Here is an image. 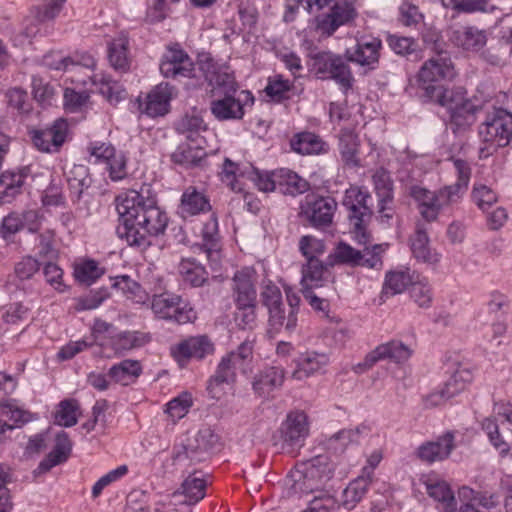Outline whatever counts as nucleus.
Here are the masks:
<instances>
[{
  "instance_id": "obj_1",
  "label": "nucleus",
  "mask_w": 512,
  "mask_h": 512,
  "mask_svg": "<svg viewBox=\"0 0 512 512\" xmlns=\"http://www.w3.org/2000/svg\"><path fill=\"white\" fill-rule=\"evenodd\" d=\"M117 211L122 220L118 227V235L125 239L129 246L145 250L151 240L163 234L168 217L151 197H145L135 190H129L117 197Z\"/></svg>"
},
{
  "instance_id": "obj_2",
  "label": "nucleus",
  "mask_w": 512,
  "mask_h": 512,
  "mask_svg": "<svg viewBox=\"0 0 512 512\" xmlns=\"http://www.w3.org/2000/svg\"><path fill=\"white\" fill-rule=\"evenodd\" d=\"M372 197L367 190L352 186L345 191L342 204L348 212V219L353 228L355 240L366 245L370 243V234L367 223L372 216Z\"/></svg>"
},
{
  "instance_id": "obj_3",
  "label": "nucleus",
  "mask_w": 512,
  "mask_h": 512,
  "mask_svg": "<svg viewBox=\"0 0 512 512\" xmlns=\"http://www.w3.org/2000/svg\"><path fill=\"white\" fill-rule=\"evenodd\" d=\"M334 466L326 455H317L298 463L290 472L292 488L296 492H312L331 479Z\"/></svg>"
},
{
  "instance_id": "obj_4",
  "label": "nucleus",
  "mask_w": 512,
  "mask_h": 512,
  "mask_svg": "<svg viewBox=\"0 0 512 512\" xmlns=\"http://www.w3.org/2000/svg\"><path fill=\"white\" fill-rule=\"evenodd\" d=\"M479 136L485 143L479 150L480 157H488L498 148L507 146L512 138V114L496 109L479 127Z\"/></svg>"
},
{
  "instance_id": "obj_5",
  "label": "nucleus",
  "mask_w": 512,
  "mask_h": 512,
  "mask_svg": "<svg viewBox=\"0 0 512 512\" xmlns=\"http://www.w3.org/2000/svg\"><path fill=\"white\" fill-rule=\"evenodd\" d=\"M311 61L312 70L319 78L333 79L345 91L352 87V72L340 55L330 51H321L313 54Z\"/></svg>"
},
{
  "instance_id": "obj_6",
  "label": "nucleus",
  "mask_w": 512,
  "mask_h": 512,
  "mask_svg": "<svg viewBox=\"0 0 512 512\" xmlns=\"http://www.w3.org/2000/svg\"><path fill=\"white\" fill-rule=\"evenodd\" d=\"M364 245L363 252L356 250L349 244L340 242L334 249L333 254L329 256L328 265L345 264L352 267L362 266L367 268H378L381 266V253L385 251V246L382 244H375L370 250Z\"/></svg>"
},
{
  "instance_id": "obj_7",
  "label": "nucleus",
  "mask_w": 512,
  "mask_h": 512,
  "mask_svg": "<svg viewBox=\"0 0 512 512\" xmlns=\"http://www.w3.org/2000/svg\"><path fill=\"white\" fill-rule=\"evenodd\" d=\"M214 443L215 437L209 428L199 430L177 447L173 456L174 464L180 468H188L192 464L204 461Z\"/></svg>"
},
{
  "instance_id": "obj_8",
  "label": "nucleus",
  "mask_w": 512,
  "mask_h": 512,
  "mask_svg": "<svg viewBox=\"0 0 512 512\" xmlns=\"http://www.w3.org/2000/svg\"><path fill=\"white\" fill-rule=\"evenodd\" d=\"M206 482L195 473L185 478L178 490L172 493L169 504L158 503L154 512H179L176 506H184L183 512H190V506L195 505L205 497Z\"/></svg>"
},
{
  "instance_id": "obj_9",
  "label": "nucleus",
  "mask_w": 512,
  "mask_h": 512,
  "mask_svg": "<svg viewBox=\"0 0 512 512\" xmlns=\"http://www.w3.org/2000/svg\"><path fill=\"white\" fill-rule=\"evenodd\" d=\"M151 310L158 319L186 324L196 319V312L189 304H181V298L171 293L156 294L150 303Z\"/></svg>"
},
{
  "instance_id": "obj_10",
  "label": "nucleus",
  "mask_w": 512,
  "mask_h": 512,
  "mask_svg": "<svg viewBox=\"0 0 512 512\" xmlns=\"http://www.w3.org/2000/svg\"><path fill=\"white\" fill-rule=\"evenodd\" d=\"M413 349L405 344L402 340L391 339L385 343L379 344L370 351L364 358L363 362L358 363L354 367V371L364 372L373 367L379 361H390L401 365L406 363L412 356Z\"/></svg>"
},
{
  "instance_id": "obj_11",
  "label": "nucleus",
  "mask_w": 512,
  "mask_h": 512,
  "mask_svg": "<svg viewBox=\"0 0 512 512\" xmlns=\"http://www.w3.org/2000/svg\"><path fill=\"white\" fill-rule=\"evenodd\" d=\"M358 13L354 3L349 0H341L334 3L327 13L315 17V30L324 37L332 36L339 27L350 25Z\"/></svg>"
},
{
  "instance_id": "obj_12",
  "label": "nucleus",
  "mask_w": 512,
  "mask_h": 512,
  "mask_svg": "<svg viewBox=\"0 0 512 512\" xmlns=\"http://www.w3.org/2000/svg\"><path fill=\"white\" fill-rule=\"evenodd\" d=\"M453 166L456 170L458 180L456 183L445 186L435 192V205L436 219L439 212L452 204L457 203L465 193L471 177V168L468 162L462 159H452Z\"/></svg>"
},
{
  "instance_id": "obj_13",
  "label": "nucleus",
  "mask_w": 512,
  "mask_h": 512,
  "mask_svg": "<svg viewBox=\"0 0 512 512\" xmlns=\"http://www.w3.org/2000/svg\"><path fill=\"white\" fill-rule=\"evenodd\" d=\"M309 434L308 417L302 411L288 414L282 427L283 448L290 454H296L304 445Z\"/></svg>"
},
{
  "instance_id": "obj_14",
  "label": "nucleus",
  "mask_w": 512,
  "mask_h": 512,
  "mask_svg": "<svg viewBox=\"0 0 512 512\" xmlns=\"http://www.w3.org/2000/svg\"><path fill=\"white\" fill-rule=\"evenodd\" d=\"M213 350L212 342L204 335L189 337L170 348L172 357L181 367H184L192 358L203 359Z\"/></svg>"
},
{
  "instance_id": "obj_15",
  "label": "nucleus",
  "mask_w": 512,
  "mask_h": 512,
  "mask_svg": "<svg viewBox=\"0 0 512 512\" xmlns=\"http://www.w3.org/2000/svg\"><path fill=\"white\" fill-rule=\"evenodd\" d=\"M455 72L451 59L446 54H438L427 60L418 73V81L426 91L430 85H439L442 80H450Z\"/></svg>"
},
{
  "instance_id": "obj_16",
  "label": "nucleus",
  "mask_w": 512,
  "mask_h": 512,
  "mask_svg": "<svg viewBox=\"0 0 512 512\" xmlns=\"http://www.w3.org/2000/svg\"><path fill=\"white\" fill-rule=\"evenodd\" d=\"M200 69L203 71L205 79L211 86L210 93L212 97L219 96L212 102L211 111L220 121L224 120V75L221 73V67H218L213 59L205 57L200 60Z\"/></svg>"
},
{
  "instance_id": "obj_17",
  "label": "nucleus",
  "mask_w": 512,
  "mask_h": 512,
  "mask_svg": "<svg viewBox=\"0 0 512 512\" xmlns=\"http://www.w3.org/2000/svg\"><path fill=\"white\" fill-rule=\"evenodd\" d=\"M68 132V123L63 118L54 121L50 128L32 130L30 136L34 146L42 152H55L63 145Z\"/></svg>"
},
{
  "instance_id": "obj_18",
  "label": "nucleus",
  "mask_w": 512,
  "mask_h": 512,
  "mask_svg": "<svg viewBox=\"0 0 512 512\" xmlns=\"http://www.w3.org/2000/svg\"><path fill=\"white\" fill-rule=\"evenodd\" d=\"M381 40L375 37H362L357 43L345 51L347 61L374 69L379 61Z\"/></svg>"
},
{
  "instance_id": "obj_19",
  "label": "nucleus",
  "mask_w": 512,
  "mask_h": 512,
  "mask_svg": "<svg viewBox=\"0 0 512 512\" xmlns=\"http://www.w3.org/2000/svg\"><path fill=\"white\" fill-rule=\"evenodd\" d=\"M173 87L168 83L155 86L140 103V111L149 117L164 116L169 112L170 101L173 97Z\"/></svg>"
},
{
  "instance_id": "obj_20",
  "label": "nucleus",
  "mask_w": 512,
  "mask_h": 512,
  "mask_svg": "<svg viewBox=\"0 0 512 512\" xmlns=\"http://www.w3.org/2000/svg\"><path fill=\"white\" fill-rule=\"evenodd\" d=\"M254 340L245 339L238 345L236 351L229 353L226 358V384L235 382L237 374H246L250 371L253 357Z\"/></svg>"
},
{
  "instance_id": "obj_21",
  "label": "nucleus",
  "mask_w": 512,
  "mask_h": 512,
  "mask_svg": "<svg viewBox=\"0 0 512 512\" xmlns=\"http://www.w3.org/2000/svg\"><path fill=\"white\" fill-rule=\"evenodd\" d=\"M336 209L335 199L321 196L307 200L303 212L312 226L323 228L332 223Z\"/></svg>"
},
{
  "instance_id": "obj_22",
  "label": "nucleus",
  "mask_w": 512,
  "mask_h": 512,
  "mask_svg": "<svg viewBox=\"0 0 512 512\" xmlns=\"http://www.w3.org/2000/svg\"><path fill=\"white\" fill-rule=\"evenodd\" d=\"M254 97L248 90H237L234 76L226 72V119H241L244 108L252 105Z\"/></svg>"
},
{
  "instance_id": "obj_23",
  "label": "nucleus",
  "mask_w": 512,
  "mask_h": 512,
  "mask_svg": "<svg viewBox=\"0 0 512 512\" xmlns=\"http://www.w3.org/2000/svg\"><path fill=\"white\" fill-rule=\"evenodd\" d=\"M256 271L251 267L238 270L232 278V297L234 303L256 302Z\"/></svg>"
},
{
  "instance_id": "obj_24",
  "label": "nucleus",
  "mask_w": 512,
  "mask_h": 512,
  "mask_svg": "<svg viewBox=\"0 0 512 512\" xmlns=\"http://www.w3.org/2000/svg\"><path fill=\"white\" fill-rule=\"evenodd\" d=\"M449 40L457 47L478 52L487 42L486 33L474 26H458L448 32Z\"/></svg>"
},
{
  "instance_id": "obj_25",
  "label": "nucleus",
  "mask_w": 512,
  "mask_h": 512,
  "mask_svg": "<svg viewBox=\"0 0 512 512\" xmlns=\"http://www.w3.org/2000/svg\"><path fill=\"white\" fill-rule=\"evenodd\" d=\"M328 364L329 356L327 354L307 351L300 354L295 359L296 368L292 372L291 377L295 380L302 381L310 376L323 372Z\"/></svg>"
},
{
  "instance_id": "obj_26",
  "label": "nucleus",
  "mask_w": 512,
  "mask_h": 512,
  "mask_svg": "<svg viewBox=\"0 0 512 512\" xmlns=\"http://www.w3.org/2000/svg\"><path fill=\"white\" fill-rule=\"evenodd\" d=\"M29 173L28 167H22L16 170H7L0 175V204L10 203L21 194Z\"/></svg>"
},
{
  "instance_id": "obj_27",
  "label": "nucleus",
  "mask_w": 512,
  "mask_h": 512,
  "mask_svg": "<svg viewBox=\"0 0 512 512\" xmlns=\"http://www.w3.org/2000/svg\"><path fill=\"white\" fill-rule=\"evenodd\" d=\"M426 493L438 503L442 512H456L457 500L450 485L440 479L428 478L424 481Z\"/></svg>"
},
{
  "instance_id": "obj_28",
  "label": "nucleus",
  "mask_w": 512,
  "mask_h": 512,
  "mask_svg": "<svg viewBox=\"0 0 512 512\" xmlns=\"http://www.w3.org/2000/svg\"><path fill=\"white\" fill-rule=\"evenodd\" d=\"M426 96L445 107L449 114L469 100L466 98L465 91L462 88L447 89L442 85H430L427 87Z\"/></svg>"
},
{
  "instance_id": "obj_29",
  "label": "nucleus",
  "mask_w": 512,
  "mask_h": 512,
  "mask_svg": "<svg viewBox=\"0 0 512 512\" xmlns=\"http://www.w3.org/2000/svg\"><path fill=\"white\" fill-rule=\"evenodd\" d=\"M210 203L207 197L195 187L189 186L182 194L178 208V214L186 219L210 210Z\"/></svg>"
},
{
  "instance_id": "obj_30",
  "label": "nucleus",
  "mask_w": 512,
  "mask_h": 512,
  "mask_svg": "<svg viewBox=\"0 0 512 512\" xmlns=\"http://www.w3.org/2000/svg\"><path fill=\"white\" fill-rule=\"evenodd\" d=\"M454 435L447 432L435 442H429L420 446L418 456L429 463L441 461L447 458L454 448Z\"/></svg>"
},
{
  "instance_id": "obj_31",
  "label": "nucleus",
  "mask_w": 512,
  "mask_h": 512,
  "mask_svg": "<svg viewBox=\"0 0 512 512\" xmlns=\"http://www.w3.org/2000/svg\"><path fill=\"white\" fill-rule=\"evenodd\" d=\"M411 250L414 257L427 264H436L440 255L429 246L426 227L418 222L414 236L411 238Z\"/></svg>"
},
{
  "instance_id": "obj_32",
  "label": "nucleus",
  "mask_w": 512,
  "mask_h": 512,
  "mask_svg": "<svg viewBox=\"0 0 512 512\" xmlns=\"http://www.w3.org/2000/svg\"><path fill=\"white\" fill-rule=\"evenodd\" d=\"M285 371L280 367H267L255 376L253 388L260 396H268L273 390L282 386Z\"/></svg>"
},
{
  "instance_id": "obj_33",
  "label": "nucleus",
  "mask_w": 512,
  "mask_h": 512,
  "mask_svg": "<svg viewBox=\"0 0 512 512\" xmlns=\"http://www.w3.org/2000/svg\"><path fill=\"white\" fill-rule=\"evenodd\" d=\"M108 58L115 70L125 72L129 69V40L125 33L121 32L109 43Z\"/></svg>"
},
{
  "instance_id": "obj_34",
  "label": "nucleus",
  "mask_w": 512,
  "mask_h": 512,
  "mask_svg": "<svg viewBox=\"0 0 512 512\" xmlns=\"http://www.w3.org/2000/svg\"><path fill=\"white\" fill-rule=\"evenodd\" d=\"M72 449V443L68 437V434L61 431L56 435L55 446L53 450L42 460L39 464V469L42 471H48L52 467L65 462Z\"/></svg>"
},
{
  "instance_id": "obj_35",
  "label": "nucleus",
  "mask_w": 512,
  "mask_h": 512,
  "mask_svg": "<svg viewBox=\"0 0 512 512\" xmlns=\"http://www.w3.org/2000/svg\"><path fill=\"white\" fill-rule=\"evenodd\" d=\"M276 179L278 180V189L283 194L296 196L309 190V183L289 169H278Z\"/></svg>"
},
{
  "instance_id": "obj_36",
  "label": "nucleus",
  "mask_w": 512,
  "mask_h": 512,
  "mask_svg": "<svg viewBox=\"0 0 512 512\" xmlns=\"http://www.w3.org/2000/svg\"><path fill=\"white\" fill-rule=\"evenodd\" d=\"M409 194L418 203V210L421 217L429 223L435 221V192L419 185H413L410 187Z\"/></svg>"
},
{
  "instance_id": "obj_37",
  "label": "nucleus",
  "mask_w": 512,
  "mask_h": 512,
  "mask_svg": "<svg viewBox=\"0 0 512 512\" xmlns=\"http://www.w3.org/2000/svg\"><path fill=\"white\" fill-rule=\"evenodd\" d=\"M416 275L417 274L410 269L387 273L382 290V297L402 293L409 285H412Z\"/></svg>"
},
{
  "instance_id": "obj_38",
  "label": "nucleus",
  "mask_w": 512,
  "mask_h": 512,
  "mask_svg": "<svg viewBox=\"0 0 512 512\" xmlns=\"http://www.w3.org/2000/svg\"><path fill=\"white\" fill-rule=\"evenodd\" d=\"M193 405L194 398L192 394L188 391H183L165 404L164 414L169 422L176 424L188 414Z\"/></svg>"
},
{
  "instance_id": "obj_39",
  "label": "nucleus",
  "mask_w": 512,
  "mask_h": 512,
  "mask_svg": "<svg viewBox=\"0 0 512 512\" xmlns=\"http://www.w3.org/2000/svg\"><path fill=\"white\" fill-rule=\"evenodd\" d=\"M291 148L298 154L313 155L326 151V144L314 133L302 132L293 137Z\"/></svg>"
},
{
  "instance_id": "obj_40",
  "label": "nucleus",
  "mask_w": 512,
  "mask_h": 512,
  "mask_svg": "<svg viewBox=\"0 0 512 512\" xmlns=\"http://www.w3.org/2000/svg\"><path fill=\"white\" fill-rule=\"evenodd\" d=\"M93 86L110 102L117 103L125 98V90L122 86L112 81L103 73H94L89 77Z\"/></svg>"
},
{
  "instance_id": "obj_41",
  "label": "nucleus",
  "mask_w": 512,
  "mask_h": 512,
  "mask_svg": "<svg viewBox=\"0 0 512 512\" xmlns=\"http://www.w3.org/2000/svg\"><path fill=\"white\" fill-rule=\"evenodd\" d=\"M142 367L139 361L126 359L109 369V376L117 383L129 385L141 374Z\"/></svg>"
},
{
  "instance_id": "obj_42",
  "label": "nucleus",
  "mask_w": 512,
  "mask_h": 512,
  "mask_svg": "<svg viewBox=\"0 0 512 512\" xmlns=\"http://www.w3.org/2000/svg\"><path fill=\"white\" fill-rule=\"evenodd\" d=\"M326 272L327 265L319 260V258H312L306 261L302 266V288L320 287Z\"/></svg>"
},
{
  "instance_id": "obj_43",
  "label": "nucleus",
  "mask_w": 512,
  "mask_h": 512,
  "mask_svg": "<svg viewBox=\"0 0 512 512\" xmlns=\"http://www.w3.org/2000/svg\"><path fill=\"white\" fill-rule=\"evenodd\" d=\"M203 141L182 143L172 154L174 162L185 166H196L205 156V152L201 147Z\"/></svg>"
},
{
  "instance_id": "obj_44",
  "label": "nucleus",
  "mask_w": 512,
  "mask_h": 512,
  "mask_svg": "<svg viewBox=\"0 0 512 512\" xmlns=\"http://www.w3.org/2000/svg\"><path fill=\"white\" fill-rule=\"evenodd\" d=\"M67 182L74 200H80L83 192L91 183L88 169L84 165H73L67 172Z\"/></svg>"
},
{
  "instance_id": "obj_45",
  "label": "nucleus",
  "mask_w": 512,
  "mask_h": 512,
  "mask_svg": "<svg viewBox=\"0 0 512 512\" xmlns=\"http://www.w3.org/2000/svg\"><path fill=\"white\" fill-rule=\"evenodd\" d=\"M205 130L206 125L198 114H186L177 123V131L190 142L203 141L200 134Z\"/></svg>"
},
{
  "instance_id": "obj_46",
  "label": "nucleus",
  "mask_w": 512,
  "mask_h": 512,
  "mask_svg": "<svg viewBox=\"0 0 512 512\" xmlns=\"http://www.w3.org/2000/svg\"><path fill=\"white\" fill-rule=\"evenodd\" d=\"M358 146V137L354 131L348 128L342 129L339 137V149L342 159L347 165L357 166L359 164Z\"/></svg>"
},
{
  "instance_id": "obj_47",
  "label": "nucleus",
  "mask_w": 512,
  "mask_h": 512,
  "mask_svg": "<svg viewBox=\"0 0 512 512\" xmlns=\"http://www.w3.org/2000/svg\"><path fill=\"white\" fill-rule=\"evenodd\" d=\"M182 279L194 287L204 284L207 279V272L204 267L192 258H183L178 266Z\"/></svg>"
},
{
  "instance_id": "obj_48",
  "label": "nucleus",
  "mask_w": 512,
  "mask_h": 512,
  "mask_svg": "<svg viewBox=\"0 0 512 512\" xmlns=\"http://www.w3.org/2000/svg\"><path fill=\"white\" fill-rule=\"evenodd\" d=\"M373 182L379 197V212L383 213L388 204L392 202V181L389 173L384 169H378L373 175Z\"/></svg>"
},
{
  "instance_id": "obj_49",
  "label": "nucleus",
  "mask_w": 512,
  "mask_h": 512,
  "mask_svg": "<svg viewBox=\"0 0 512 512\" xmlns=\"http://www.w3.org/2000/svg\"><path fill=\"white\" fill-rule=\"evenodd\" d=\"M477 111L478 107L468 100L466 103L459 106L458 109L451 112L449 115L453 131L456 133L470 127L476 120Z\"/></svg>"
},
{
  "instance_id": "obj_50",
  "label": "nucleus",
  "mask_w": 512,
  "mask_h": 512,
  "mask_svg": "<svg viewBox=\"0 0 512 512\" xmlns=\"http://www.w3.org/2000/svg\"><path fill=\"white\" fill-rule=\"evenodd\" d=\"M371 483V478L361 475L353 480L343 492V506L351 510L364 497Z\"/></svg>"
},
{
  "instance_id": "obj_51",
  "label": "nucleus",
  "mask_w": 512,
  "mask_h": 512,
  "mask_svg": "<svg viewBox=\"0 0 512 512\" xmlns=\"http://www.w3.org/2000/svg\"><path fill=\"white\" fill-rule=\"evenodd\" d=\"M268 314L269 325L275 331L284 329L287 332H292L297 325V316L293 314V309L287 310L284 304L278 308H273Z\"/></svg>"
},
{
  "instance_id": "obj_52",
  "label": "nucleus",
  "mask_w": 512,
  "mask_h": 512,
  "mask_svg": "<svg viewBox=\"0 0 512 512\" xmlns=\"http://www.w3.org/2000/svg\"><path fill=\"white\" fill-rule=\"evenodd\" d=\"M256 303L257 302L234 303L236 310L233 315V320L239 329L253 330L256 327Z\"/></svg>"
},
{
  "instance_id": "obj_53",
  "label": "nucleus",
  "mask_w": 512,
  "mask_h": 512,
  "mask_svg": "<svg viewBox=\"0 0 512 512\" xmlns=\"http://www.w3.org/2000/svg\"><path fill=\"white\" fill-rule=\"evenodd\" d=\"M79 403L75 399L61 401L56 409L54 422L63 427H72L78 421Z\"/></svg>"
},
{
  "instance_id": "obj_54",
  "label": "nucleus",
  "mask_w": 512,
  "mask_h": 512,
  "mask_svg": "<svg viewBox=\"0 0 512 512\" xmlns=\"http://www.w3.org/2000/svg\"><path fill=\"white\" fill-rule=\"evenodd\" d=\"M442 4L446 8L457 11L458 13H476L491 12L495 9L494 5L488 0H442Z\"/></svg>"
},
{
  "instance_id": "obj_55",
  "label": "nucleus",
  "mask_w": 512,
  "mask_h": 512,
  "mask_svg": "<svg viewBox=\"0 0 512 512\" xmlns=\"http://www.w3.org/2000/svg\"><path fill=\"white\" fill-rule=\"evenodd\" d=\"M473 379L472 372L467 368L457 369L442 386L446 395L451 399L464 391Z\"/></svg>"
},
{
  "instance_id": "obj_56",
  "label": "nucleus",
  "mask_w": 512,
  "mask_h": 512,
  "mask_svg": "<svg viewBox=\"0 0 512 512\" xmlns=\"http://www.w3.org/2000/svg\"><path fill=\"white\" fill-rule=\"evenodd\" d=\"M410 296L421 308H428L432 302V289L426 278L416 275L410 289Z\"/></svg>"
},
{
  "instance_id": "obj_57",
  "label": "nucleus",
  "mask_w": 512,
  "mask_h": 512,
  "mask_svg": "<svg viewBox=\"0 0 512 512\" xmlns=\"http://www.w3.org/2000/svg\"><path fill=\"white\" fill-rule=\"evenodd\" d=\"M358 435L359 431L357 429H342L330 436L326 440L325 446L334 453H341L350 443L358 440Z\"/></svg>"
},
{
  "instance_id": "obj_58",
  "label": "nucleus",
  "mask_w": 512,
  "mask_h": 512,
  "mask_svg": "<svg viewBox=\"0 0 512 512\" xmlns=\"http://www.w3.org/2000/svg\"><path fill=\"white\" fill-rule=\"evenodd\" d=\"M104 273L94 260H87L76 265L74 270L75 278L83 284L90 285Z\"/></svg>"
},
{
  "instance_id": "obj_59",
  "label": "nucleus",
  "mask_w": 512,
  "mask_h": 512,
  "mask_svg": "<svg viewBox=\"0 0 512 512\" xmlns=\"http://www.w3.org/2000/svg\"><path fill=\"white\" fill-rule=\"evenodd\" d=\"M150 337L147 334L133 331L120 333L115 339V346L120 350H131L148 343Z\"/></svg>"
},
{
  "instance_id": "obj_60",
  "label": "nucleus",
  "mask_w": 512,
  "mask_h": 512,
  "mask_svg": "<svg viewBox=\"0 0 512 512\" xmlns=\"http://www.w3.org/2000/svg\"><path fill=\"white\" fill-rule=\"evenodd\" d=\"M277 170L260 171L252 169L249 178L254 182L255 186L263 192H272L278 189V180L276 179Z\"/></svg>"
},
{
  "instance_id": "obj_61",
  "label": "nucleus",
  "mask_w": 512,
  "mask_h": 512,
  "mask_svg": "<svg viewBox=\"0 0 512 512\" xmlns=\"http://www.w3.org/2000/svg\"><path fill=\"white\" fill-rule=\"evenodd\" d=\"M340 505L334 496L321 493L315 496L303 512H338Z\"/></svg>"
},
{
  "instance_id": "obj_62",
  "label": "nucleus",
  "mask_w": 512,
  "mask_h": 512,
  "mask_svg": "<svg viewBox=\"0 0 512 512\" xmlns=\"http://www.w3.org/2000/svg\"><path fill=\"white\" fill-rule=\"evenodd\" d=\"M299 249L306 261L312 258H319L326 250L325 243L313 236H303L299 241Z\"/></svg>"
},
{
  "instance_id": "obj_63",
  "label": "nucleus",
  "mask_w": 512,
  "mask_h": 512,
  "mask_svg": "<svg viewBox=\"0 0 512 512\" xmlns=\"http://www.w3.org/2000/svg\"><path fill=\"white\" fill-rule=\"evenodd\" d=\"M472 198L475 204L483 211L488 210L498 200L496 192L483 184L474 186Z\"/></svg>"
},
{
  "instance_id": "obj_64",
  "label": "nucleus",
  "mask_w": 512,
  "mask_h": 512,
  "mask_svg": "<svg viewBox=\"0 0 512 512\" xmlns=\"http://www.w3.org/2000/svg\"><path fill=\"white\" fill-rule=\"evenodd\" d=\"M387 42L398 55L407 56L417 51L418 43L411 37L389 35Z\"/></svg>"
}]
</instances>
